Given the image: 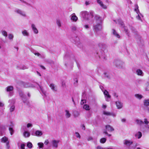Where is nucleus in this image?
Returning a JSON list of instances; mask_svg holds the SVG:
<instances>
[{"label": "nucleus", "instance_id": "f8f14e48", "mask_svg": "<svg viewBox=\"0 0 149 149\" xmlns=\"http://www.w3.org/2000/svg\"><path fill=\"white\" fill-rule=\"evenodd\" d=\"M116 107L118 109L122 108L123 106V103L119 101H117L116 102Z\"/></svg>", "mask_w": 149, "mask_h": 149}, {"label": "nucleus", "instance_id": "7ed1b4c3", "mask_svg": "<svg viewBox=\"0 0 149 149\" xmlns=\"http://www.w3.org/2000/svg\"><path fill=\"white\" fill-rule=\"evenodd\" d=\"M114 63L116 67L119 68H122L124 66V62L120 60H115Z\"/></svg>", "mask_w": 149, "mask_h": 149}, {"label": "nucleus", "instance_id": "49530a36", "mask_svg": "<svg viewBox=\"0 0 149 149\" xmlns=\"http://www.w3.org/2000/svg\"><path fill=\"white\" fill-rule=\"evenodd\" d=\"M19 94L20 96L22 98H23L24 97V94L22 91H20L19 92Z\"/></svg>", "mask_w": 149, "mask_h": 149}, {"label": "nucleus", "instance_id": "e433bc0d", "mask_svg": "<svg viewBox=\"0 0 149 149\" xmlns=\"http://www.w3.org/2000/svg\"><path fill=\"white\" fill-rule=\"evenodd\" d=\"M28 68V67L24 65H21L20 66L19 69L22 70H25Z\"/></svg>", "mask_w": 149, "mask_h": 149}, {"label": "nucleus", "instance_id": "09e8293b", "mask_svg": "<svg viewBox=\"0 0 149 149\" xmlns=\"http://www.w3.org/2000/svg\"><path fill=\"white\" fill-rule=\"evenodd\" d=\"M103 132V133L107 135L109 137H110L111 136V134H109L106 131H104Z\"/></svg>", "mask_w": 149, "mask_h": 149}, {"label": "nucleus", "instance_id": "aec40b11", "mask_svg": "<svg viewBox=\"0 0 149 149\" xmlns=\"http://www.w3.org/2000/svg\"><path fill=\"white\" fill-rule=\"evenodd\" d=\"M23 136L25 138L28 137L30 136V133L27 131H24L23 134Z\"/></svg>", "mask_w": 149, "mask_h": 149}, {"label": "nucleus", "instance_id": "13d9d810", "mask_svg": "<svg viewBox=\"0 0 149 149\" xmlns=\"http://www.w3.org/2000/svg\"><path fill=\"white\" fill-rule=\"evenodd\" d=\"M121 120L123 123H125L126 121V119L125 118H123L121 119Z\"/></svg>", "mask_w": 149, "mask_h": 149}, {"label": "nucleus", "instance_id": "393cba45", "mask_svg": "<svg viewBox=\"0 0 149 149\" xmlns=\"http://www.w3.org/2000/svg\"><path fill=\"white\" fill-rule=\"evenodd\" d=\"M135 136L138 139H140L142 136V133L140 132H138L135 135Z\"/></svg>", "mask_w": 149, "mask_h": 149}, {"label": "nucleus", "instance_id": "9b49d317", "mask_svg": "<svg viewBox=\"0 0 149 149\" xmlns=\"http://www.w3.org/2000/svg\"><path fill=\"white\" fill-rule=\"evenodd\" d=\"M31 27L34 33L36 34L38 33V31L34 24H31Z\"/></svg>", "mask_w": 149, "mask_h": 149}, {"label": "nucleus", "instance_id": "4468645a", "mask_svg": "<svg viewBox=\"0 0 149 149\" xmlns=\"http://www.w3.org/2000/svg\"><path fill=\"white\" fill-rule=\"evenodd\" d=\"M133 143V141L126 140H125L124 142V143L125 145H126L128 146H130L132 145Z\"/></svg>", "mask_w": 149, "mask_h": 149}, {"label": "nucleus", "instance_id": "774afa93", "mask_svg": "<svg viewBox=\"0 0 149 149\" xmlns=\"http://www.w3.org/2000/svg\"><path fill=\"white\" fill-rule=\"evenodd\" d=\"M4 106V104L2 102H0V107H3Z\"/></svg>", "mask_w": 149, "mask_h": 149}, {"label": "nucleus", "instance_id": "f03ea898", "mask_svg": "<svg viewBox=\"0 0 149 149\" xmlns=\"http://www.w3.org/2000/svg\"><path fill=\"white\" fill-rule=\"evenodd\" d=\"M80 15L81 17L84 19L89 20L90 19L89 17L90 16H91L92 17H93L94 12L93 11H91L89 14L88 12L87 11H83L80 13Z\"/></svg>", "mask_w": 149, "mask_h": 149}, {"label": "nucleus", "instance_id": "423d86ee", "mask_svg": "<svg viewBox=\"0 0 149 149\" xmlns=\"http://www.w3.org/2000/svg\"><path fill=\"white\" fill-rule=\"evenodd\" d=\"M60 141L58 140H52L51 142L52 146L53 148H57L58 146V143Z\"/></svg>", "mask_w": 149, "mask_h": 149}, {"label": "nucleus", "instance_id": "37998d69", "mask_svg": "<svg viewBox=\"0 0 149 149\" xmlns=\"http://www.w3.org/2000/svg\"><path fill=\"white\" fill-rule=\"evenodd\" d=\"M21 2H22V3H24L26 5L28 6H30V4L27 2H26L25 1H24L23 0H19Z\"/></svg>", "mask_w": 149, "mask_h": 149}, {"label": "nucleus", "instance_id": "338daca9", "mask_svg": "<svg viewBox=\"0 0 149 149\" xmlns=\"http://www.w3.org/2000/svg\"><path fill=\"white\" fill-rule=\"evenodd\" d=\"M34 54L36 55H37L38 56H39L40 55V54L39 53H35Z\"/></svg>", "mask_w": 149, "mask_h": 149}, {"label": "nucleus", "instance_id": "79ce46f5", "mask_svg": "<svg viewBox=\"0 0 149 149\" xmlns=\"http://www.w3.org/2000/svg\"><path fill=\"white\" fill-rule=\"evenodd\" d=\"M9 130L10 131V134L12 135L14 132V131L13 130V128L11 127H9Z\"/></svg>", "mask_w": 149, "mask_h": 149}, {"label": "nucleus", "instance_id": "39448f33", "mask_svg": "<svg viewBox=\"0 0 149 149\" xmlns=\"http://www.w3.org/2000/svg\"><path fill=\"white\" fill-rule=\"evenodd\" d=\"M118 23L121 25V26L122 28H124V29L125 31V33L127 34H128L129 33V31L127 28L124 26V24L123 23V22L120 19H118L117 21Z\"/></svg>", "mask_w": 149, "mask_h": 149}, {"label": "nucleus", "instance_id": "4d7b16f0", "mask_svg": "<svg viewBox=\"0 0 149 149\" xmlns=\"http://www.w3.org/2000/svg\"><path fill=\"white\" fill-rule=\"evenodd\" d=\"M32 126V125L31 124L28 123L27 125V127L28 128H29V127H31Z\"/></svg>", "mask_w": 149, "mask_h": 149}, {"label": "nucleus", "instance_id": "7c9ffc66", "mask_svg": "<svg viewBox=\"0 0 149 149\" xmlns=\"http://www.w3.org/2000/svg\"><path fill=\"white\" fill-rule=\"evenodd\" d=\"M136 122L138 124L141 125L143 123V122L141 120L137 119L136 120Z\"/></svg>", "mask_w": 149, "mask_h": 149}, {"label": "nucleus", "instance_id": "f257e3e1", "mask_svg": "<svg viewBox=\"0 0 149 149\" xmlns=\"http://www.w3.org/2000/svg\"><path fill=\"white\" fill-rule=\"evenodd\" d=\"M94 18L96 20V23L93 24V29L97 32L101 30L102 29V20L101 18L97 15H95Z\"/></svg>", "mask_w": 149, "mask_h": 149}, {"label": "nucleus", "instance_id": "dca6fc26", "mask_svg": "<svg viewBox=\"0 0 149 149\" xmlns=\"http://www.w3.org/2000/svg\"><path fill=\"white\" fill-rule=\"evenodd\" d=\"M49 87L54 92H56L57 91V89L55 87V85L54 84H51L49 85Z\"/></svg>", "mask_w": 149, "mask_h": 149}, {"label": "nucleus", "instance_id": "6e6552de", "mask_svg": "<svg viewBox=\"0 0 149 149\" xmlns=\"http://www.w3.org/2000/svg\"><path fill=\"white\" fill-rule=\"evenodd\" d=\"M103 93L104 95L106 101H109V99L111 98V96L109 95L108 92L107 91L105 90L103 91Z\"/></svg>", "mask_w": 149, "mask_h": 149}, {"label": "nucleus", "instance_id": "69168bd1", "mask_svg": "<svg viewBox=\"0 0 149 149\" xmlns=\"http://www.w3.org/2000/svg\"><path fill=\"white\" fill-rule=\"evenodd\" d=\"M96 149H103V148L100 146H98L96 148Z\"/></svg>", "mask_w": 149, "mask_h": 149}, {"label": "nucleus", "instance_id": "864d4df0", "mask_svg": "<svg viewBox=\"0 0 149 149\" xmlns=\"http://www.w3.org/2000/svg\"><path fill=\"white\" fill-rule=\"evenodd\" d=\"M49 143V141L48 140V139H46L45 142H44V144L45 145H47Z\"/></svg>", "mask_w": 149, "mask_h": 149}, {"label": "nucleus", "instance_id": "de8ad7c7", "mask_svg": "<svg viewBox=\"0 0 149 149\" xmlns=\"http://www.w3.org/2000/svg\"><path fill=\"white\" fill-rule=\"evenodd\" d=\"M138 14V15L136 17V18L138 20H141V18L140 17L141 15L139 14V13H138V14Z\"/></svg>", "mask_w": 149, "mask_h": 149}, {"label": "nucleus", "instance_id": "bb28decb", "mask_svg": "<svg viewBox=\"0 0 149 149\" xmlns=\"http://www.w3.org/2000/svg\"><path fill=\"white\" fill-rule=\"evenodd\" d=\"M13 87L11 86H9L6 88V91L7 92L12 91L13 90Z\"/></svg>", "mask_w": 149, "mask_h": 149}, {"label": "nucleus", "instance_id": "a878e982", "mask_svg": "<svg viewBox=\"0 0 149 149\" xmlns=\"http://www.w3.org/2000/svg\"><path fill=\"white\" fill-rule=\"evenodd\" d=\"M22 33L23 35L24 36H29V33L26 30H24L22 31Z\"/></svg>", "mask_w": 149, "mask_h": 149}, {"label": "nucleus", "instance_id": "052dcab7", "mask_svg": "<svg viewBox=\"0 0 149 149\" xmlns=\"http://www.w3.org/2000/svg\"><path fill=\"white\" fill-rule=\"evenodd\" d=\"M113 96L115 97H116V98H117L118 97V95H117V94L116 93H113Z\"/></svg>", "mask_w": 149, "mask_h": 149}, {"label": "nucleus", "instance_id": "20e7f679", "mask_svg": "<svg viewBox=\"0 0 149 149\" xmlns=\"http://www.w3.org/2000/svg\"><path fill=\"white\" fill-rule=\"evenodd\" d=\"M1 140L2 143H6V148L7 149H9L10 146L9 144V142L8 137L4 136L1 139Z\"/></svg>", "mask_w": 149, "mask_h": 149}, {"label": "nucleus", "instance_id": "b1692460", "mask_svg": "<svg viewBox=\"0 0 149 149\" xmlns=\"http://www.w3.org/2000/svg\"><path fill=\"white\" fill-rule=\"evenodd\" d=\"M143 104L146 106H149V99L144 100L143 101Z\"/></svg>", "mask_w": 149, "mask_h": 149}, {"label": "nucleus", "instance_id": "ddd939ff", "mask_svg": "<svg viewBox=\"0 0 149 149\" xmlns=\"http://www.w3.org/2000/svg\"><path fill=\"white\" fill-rule=\"evenodd\" d=\"M105 128L109 132H112L114 130V128L111 126L109 125H106Z\"/></svg>", "mask_w": 149, "mask_h": 149}, {"label": "nucleus", "instance_id": "c9c22d12", "mask_svg": "<svg viewBox=\"0 0 149 149\" xmlns=\"http://www.w3.org/2000/svg\"><path fill=\"white\" fill-rule=\"evenodd\" d=\"M146 87L145 88V90L146 91H149V83L148 82L146 84Z\"/></svg>", "mask_w": 149, "mask_h": 149}, {"label": "nucleus", "instance_id": "a211bd4d", "mask_svg": "<svg viewBox=\"0 0 149 149\" xmlns=\"http://www.w3.org/2000/svg\"><path fill=\"white\" fill-rule=\"evenodd\" d=\"M112 32L113 34L117 38H120V35L117 33L116 31L114 29H112Z\"/></svg>", "mask_w": 149, "mask_h": 149}, {"label": "nucleus", "instance_id": "a19ab883", "mask_svg": "<svg viewBox=\"0 0 149 149\" xmlns=\"http://www.w3.org/2000/svg\"><path fill=\"white\" fill-rule=\"evenodd\" d=\"M71 29L72 31H74L76 30L77 27L75 26H73L71 27Z\"/></svg>", "mask_w": 149, "mask_h": 149}, {"label": "nucleus", "instance_id": "9d476101", "mask_svg": "<svg viewBox=\"0 0 149 149\" xmlns=\"http://www.w3.org/2000/svg\"><path fill=\"white\" fill-rule=\"evenodd\" d=\"M70 19L73 22H76L77 21L78 18L75 14L73 13L70 15Z\"/></svg>", "mask_w": 149, "mask_h": 149}, {"label": "nucleus", "instance_id": "412c9836", "mask_svg": "<svg viewBox=\"0 0 149 149\" xmlns=\"http://www.w3.org/2000/svg\"><path fill=\"white\" fill-rule=\"evenodd\" d=\"M134 96L136 98L140 100L143 97V96L139 94H136L134 95Z\"/></svg>", "mask_w": 149, "mask_h": 149}, {"label": "nucleus", "instance_id": "1a4fd4ad", "mask_svg": "<svg viewBox=\"0 0 149 149\" xmlns=\"http://www.w3.org/2000/svg\"><path fill=\"white\" fill-rule=\"evenodd\" d=\"M136 73L137 75L141 77H143L144 75V73L143 71L140 69H138L136 70Z\"/></svg>", "mask_w": 149, "mask_h": 149}, {"label": "nucleus", "instance_id": "58836bf2", "mask_svg": "<svg viewBox=\"0 0 149 149\" xmlns=\"http://www.w3.org/2000/svg\"><path fill=\"white\" fill-rule=\"evenodd\" d=\"M27 146L29 148H31L32 147L33 145L32 143L31 142H28L27 144Z\"/></svg>", "mask_w": 149, "mask_h": 149}, {"label": "nucleus", "instance_id": "8fccbe9b", "mask_svg": "<svg viewBox=\"0 0 149 149\" xmlns=\"http://www.w3.org/2000/svg\"><path fill=\"white\" fill-rule=\"evenodd\" d=\"M25 145L24 144L22 143L21 145L20 148L21 149H24Z\"/></svg>", "mask_w": 149, "mask_h": 149}, {"label": "nucleus", "instance_id": "cd10ccee", "mask_svg": "<svg viewBox=\"0 0 149 149\" xmlns=\"http://www.w3.org/2000/svg\"><path fill=\"white\" fill-rule=\"evenodd\" d=\"M103 114L107 116H111V113L106 111H104L103 112Z\"/></svg>", "mask_w": 149, "mask_h": 149}, {"label": "nucleus", "instance_id": "f704fd0d", "mask_svg": "<svg viewBox=\"0 0 149 149\" xmlns=\"http://www.w3.org/2000/svg\"><path fill=\"white\" fill-rule=\"evenodd\" d=\"M24 86L25 88H28L32 87V85L31 84L29 83H26L24 84Z\"/></svg>", "mask_w": 149, "mask_h": 149}, {"label": "nucleus", "instance_id": "4be33fe9", "mask_svg": "<svg viewBox=\"0 0 149 149\" xmlns=\"http://www.w3.org/2000/svg\"><path fill=\"white\" fill-rule=\"evenodd\" d=\"M138 6L137 4H136L135 5V8L134 9V11L137 14L139 13V14L141 15L142 16H143L140 13L139 10L138 9Z\"/></svg>", "mask_w": 149, "mask_h": 149}, {"label": "nucleus", "instance_id": "5701e85b", "mask_svg": "<svg viewBox=\"0 0 149 149\" xmlns=\"http://www.w3.org/2000/svg\"><path fill=\"white\" fill-rule=\"evenodd\" d=\"M39 86L44 95L45 97H47V93L46 91L43 90V89L40 85H39Z\"/></svg>", "mask_w": 149, "mask_h": 149}, {"label": "nucleus", "instance_id": "f3484780", "mask_svg": "<svg viewBox=\"0 0 149 149\" xmlns=\"http://www.w3.org/2000/svg\"><path fill=\"white\" fill-rule=\"evenodd\" d=\"M9 107H10L9 111L10 112H12L14 111L15 107L14 104H10Z\"/></svg>", "mask_w": 149, "mask_h": 149}, {"label": "nucleus", "instance_id": "2eb2a0df", "mask_svg": "<svg viewBox=\"0 0 149 149\" xmlns=\"http://www.w3.org/2000/svg\"><path fill=\"white\" fill-rule=\"evenodd\" d=\"M35 134L37 136H40L42 135L43 133L41 131L37 130L36 131Z\"/></svg>", "mask_w": 149, "mask_h": 149}, {"label": "nucleus", "instance_id": "4c0bfd02", "mask_svg": "<svg viewBox=\"0 0 149 149\" xmlns=\"http://www.w3.org/2000/svg\"><path fill=\"white\" fill-rule=\"evenodd\" d=\"M104 74L105 77H106L108 78H110V77L108 73L107 72H104Z\"/></svg>", "mask_w": 149, "mask_h": 149}, {"label": "nucleus", "instance_id": "c85d7f7f", "mask_svg": "<svg viewBox=\"0 0 149 149\" xmlns=\"http://www.w3.org/2000/svg\"><path fill=\"white\" fill-rule=\"evenodd\" d=\"M56 23L58 27L61 26V24L60 20L59 19H57L56 20Z\"/></svg>", "mask_w": 149, "mask_h": 149}, {"label": "nucleus", "instance_id": "bf43d9fd", "mask_svg": "<svg viewBox=\"0 0 149 149\" xmlns=\"http://www.w3.org/2000/svg\"><path fill=\"white\" fill-rule=\"evenodd\" d=\"M85 3L86 5H88L90 4V2L89 1H86L85 2Z\"/></svg>", "mask_w": 149, "mask_h": 149}, {"label": "nucleus", "instance_id": "0eeeda50", "mask_svg": "<svg viewBox=\"0 0 149 149\" xmlns=\"http://www.w3.org/2000/svg\"><path fill=\"white\" fill-rule=\"evenodd\" d=\"M15 12L17 13L22 16L24 17H26V15L25 13L20 9H15Z\"/></svg>", "mask_w": 149, "mask_h": 149}, {"label": "nucleus", "instance_id": "2f4dec72", "mask_svg": "<svg viewBox=\"0 0 149 149\" xmlns=\"http://www.w3.org/2000/svg\"><path fill=\"white\" fill-rule=\"evenodd\" d=\"M100 47H101L102 49L103 50L104 49L106 48L107 47L106 45L105 44H100L99 45Z\"/></svg>", "mask_w": 149, "mask_h": 149}, {"label": "nucleus", "instance_id": "473e14b6", "mask_svg": "<svg viewBox=\"0 0 149 149\" xmlns=\"http://www.w3.org/2000/svg\"><path fill=\"white\" fill-rule=\"evenodd\" d=\"M107 139L106 138H101L100 140V142L101 143H105Z\"/></svg>", "mask_w": 149, "mask_h": 149}, {"label": "nucleus", "instance_id": "0e129e2a", "mask_svg": "<svg viewBox=\"0 0 149 149\" xmlns=\"http://www.w3.org/2000/svg\"><path fill=\"white\" fill-rule=\"evenodd\" d=\"M84 27L86 29H88L89 28L88 25H85L84 26Z\"/></svg>", "mask_w": 149, "mask_h": 149}, {"label": "nucleus", "instance_id": "a18cd8bd", "mask_svg": "<svg viewBox=\"0 0 149 149\" xmlns=\"http://www.w3.org/2000/svg\"><path fill=\"white\" fill-rule=\"evenodd\" d=\"M8 37V38L10 40H12L13 39V35H12L11 34H9Z\"/></svg>", "mask_w": 149, "mask_h": 149}, {"label": "nucleus", "instance_id": "e2e57ef3", "mask_svg": "<svg viewBox=\"0 0 149 149\" xmlns=\"http://www.w3.org/2000/svg\"><path fill=\"white\" fill-rule=\"evenodd\" d=\"M85 102V100H81V104H84V103Z\"/></svg>", "mask_w": 149, "mask_h": 149}, {"label": "nucleus", "instance_id": "680f3d73", "mask_svg": "<svg viewBox=\"0 0 149 149\" xmlns=\"http://www.w3.org/2000/svg\"><path fill=\"white\" fill-rule=\"evenodd\" d=\"M93 140V138L91 136H89L88 137V138L87 139V140L88 141H91Z\"/></svg>", "mask_w": 149, "mask_h": 149}, {"label": "nucleus", "instance_id": "ea45409f", "mask_svg": "<svg viewBox=\"0 0 149 149\" xmlns=\"http://www.w3.org/2000/svg\"><path fill=\"white\" fill-rule=\"evenodd\" d=\"M2 34L4 36L6 37L7 36V32L5 31H2L1 32Z\"/></svg>", "mask_w": 149, "mask_h": 149}, {"label": "nucleus", "instance_id": "603ef678", "mask_svg": "<svg viewBox=\"0 0 149 149\" xmlns=\"http://www.w3.org/2000/svg\"><path fill=\"white\" fill-rule=\"evenodd\" d=\"M97 2L100 6L103 3L100 0H97Z\"/></svg>", "mask_w": 149, "mask_h": 149}, {"label": "nucleus", "instance_id": "5fc2aeb1", "mask_svg": "<svg viewBox=\"0 0 149 149\" xmlns=\"http://www.w3.org/2000/svg\"><path fill=\"white\" fill-rule=\"evenodd\" d=\"M75 134H76V136L77 138H80V136L79 133L77 132H76L75 133Z\"/></svg>", "mask_w": 149, "mask_h": 149}, {"label": "nucleus", "instance_id": "c756f323", "mask_svg": "<svg viewBox=\"0 0 149 149\" xmlns=\"http://www.w3.org/2000/svg\"><path fill=\"white\" fill-rule=\"evenodd\" d=\"M83 108L86 110H89L90 108L89 106L87 104H85L84 105Z\"/></svg>", "mask_w": 149, "mask_h": 149}, {"label": "nucleus", "instance_id": "3c124183", "mask_svg": "<svg viewBox=\"0 0 149 149\" xmlns=\"http://www.w3.org/2000/svg\"><path fill=\"white\" fill-rule=\"evenodd\" d=\"M100 6L102 8L104 9H106L107 8V6L105 5H104L103 3L102 4V5Z\"/></svg>", "mask_w": 149, "mask_h": 149}, {"label": "nucleus", "instance_id": "c03bdc74", "mask_svg": "<svg viewBox=\"0 0 149 149\" xmlns=\"http://www.w3.org/2000/svg\"><path fill=\"white\" fill-rule=\"evenodd\" d=\"M143 123L147 125L149 123V121H148L147 118H145L144 119Z\"/></svg>", "mask_w": 149, "mask_h": 149}, {"label": "nucleus", "instance_id": "72a5a7b5", "mask_svg": "<svg viewBox=\"0 0 149 149\" xmlns=\"http://www.w3.org/2000/svg\"><path fill=\"white\" fill-rule=\"evenodd\" d=\"M38 145L40 148H42L44 145L43 143L42 142L38 143Z\"/></svg>", "mask_w": 149, "mask_h": 149}, {"label": "nucleus", "instance_id": "6ab92c4d", "mask_svg": "<svg viewBox=\"0 0 149 149\" xmlns=\"http://www.w3.org/2000/svg\"><path fill=\"white\" fill-rule=\"evenodd\" d=\"M65 116L67 118H70L71 116V114L70 113L69 111L67 110L65 111Z\"/></svg>", "mask_w": 149, "mask_h": 149}, {"label": "nucleus", "instance_id": "6e6d98bb", "mask_svg": "<svg viewBox=\"0 0 149 149\" xmlns=\"http://www.w3.org/2000/svg\"><path fill=\"white\" fill-rule=\"evenodd\" d=\"M136 145L130 146L129 147V149H135L136 147Z\"/></svg>", "mask_w": 149, "mask_h": 149}]
</instances>
